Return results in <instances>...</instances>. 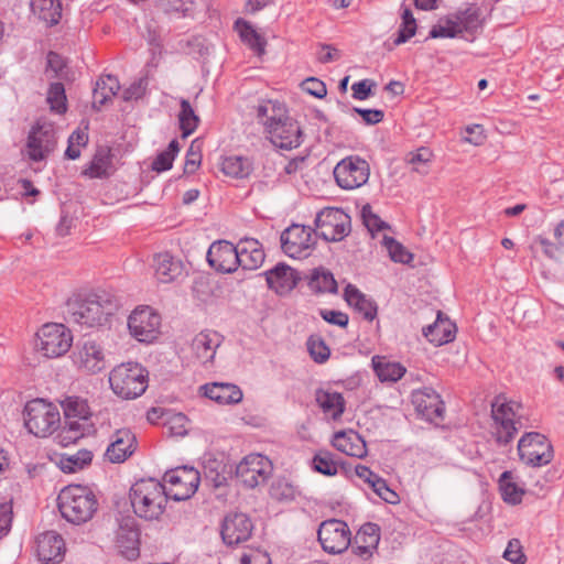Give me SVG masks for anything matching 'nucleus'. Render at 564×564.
Masks as SVG:
<instances>
[{
	"label": "nucleus",
	"instance_id": "6ab92c4d",
	"mask_svg": "<svg viewBox=\"0 0 564 564\" xmlns=\"http://www.w3.org/2000/svg\"><path fill=\"white\" fill-rule=\"evenodd\" d=\"M74 365L88 373H97L106 368V358L102 347L93 339L77 344L73 351Z\"/></svg>",
	"mask_w": 564,
	"mask_h": 564
},
{
	"label": "nucleus",
	"instance_id": "c03bdc74",
	"mask_svg": "<svg viewBox=\"0 0 564 564\" xmlns=\"http://www.w3.org/2000/svg\"><path fill=\"white\" fill-rule=\"evenodd\" d=\"M180 106H181V110L178 113L180 129L182 131V137L187 138L197 129L198 123H199V117L195 113V111L188 100L181 99Z\"/></svg>",
	"mask_w": 564,
	"mask_h": 564
},
{
	"label": "nucleus",
	"instance_id": "1a4fd4ad",
	"mask_svg": "<svg viewBox=\"0 0 564 564\" xmlns=\"http://www.w3.org/2000/svg\"><path fill=\"white\" fill-rule=\"evenodd\" d=\"M317 234L325 241H341L351 231V219L341 208L326 207L315 218Z\"/></svg>",
	"mask_w": 564,
	"mask_h": 564
},
{
	"label": "nucleus",
	"instance_id": "864d4df0",
	"mask_svg": "<svg viewBox=\"0 0 564 564\" xmlns=\"http://www.w3.org/2000/svg\"><path fill=\"white\" fill-rule=\"evenodd\" d=\"M306 345L310 356L314 361L323 364L329 358L330 349L319 336H310Z\"/></svg>",
	"mask_w": 564,
	"mask_h": 564
},
{
	"label": "nucleus",
	"instance_id": "473e14b6",
	"mask_svg": "<svg viewBox=\"0 0 564 564\" xmlns=\"http://www.w3.org/2000/svg\"><path fill=\"white\" fill-rule=\"evenodd\" d=\"M345 301L352 306L362 317L372 322L377 316V304L371 299L361 293L355 285L347 284L344 291Z\"/></svg>",
	"mask_w": 564,
	"mask_h": 564
},
{
	"label": "nucleus",
	"instance_id": "f03ea898",
	"mask_svg": "<svg viewBox=\"0 0 564 564\" xmlns=\"http://www.w3.org/2000/svg\"><path fill=\"white\" fill-rule=\"evenodd\" d=\"M257 118L270 141L280 149L291 150L302 143V130L279 101L263 100L257 106Z\"/></svg>",
	"mask_w": 564,
	"mask_h": 564
},
{
	"label": "nucleus",
	"instance_id": "cd10ccee",
	"mask_svg": "<svg viewBox=\"0 0 564 564\" xmlns=\"http://www.w3.org/2000/svg\"><path fill=\"white\" fill-rule=\"evenodd\" d=\"M423 335L435 346H442L455 339L456 325L438 311L436 321L423 328Z\"/></svg>",
	"mask_w": 564,
	"mask_h": 564
},
{
	"label": "nucleus",
	"instance_id": "dca6fc26",
	"mask_svg": "<svg viewBox=\"0 0 564 564\" xmlns=\"http://www.w3.org/2000/svg\"><path fill=\"white\" fill-rule=\"evenodd\" d=\"M161 317L149 306L135 308L128 319L130 334L141 343H151L159 335Z\"/></svg>",
	"mask_w": 564,
	"mask_h": 564
},
{
	"label": "nucleus",
	"instance_id": "a18cd8bd",
	"mask_svg": "<svg viewBox=\"0 0 564 564\" xmlns=\"http://www.w3.org/2000/svg\"><path fill=\"white\" fill-rule=\"evenodd\" d=\"M111 167V159L108 153L105 151H98L89 166L84 170L83 174L90 178H101L109 175V170Z\"/></svg>",
	"mask_w": 564,
	"mask_h": 564
},
{
	"label": "nucleus",
	"instance_id": "4d7b16f0",
	"mask_svg": "<svg viewBox=\"0 0 564 564\" xmlns=\"http://www.w3.org/2000/svg\"><path fill=\"white\" fill-rule=\"evenodd\" d=\"M383 243L387 247L391 259L394 262L409 263L413 256L400 242L391 237H384Z\"/></svg>",
	"mask_w": 564,
	"mask_h": 564
},
{
	"label": "nucleus",
	"instance_id": "680f3d73",
	"mask_svg": "<svg viewBox=\"0 0 564 564\" xmlns=\"http://www.w3.org/2000/svg\"><path fill=\"white\" fill-rule=\"evenodd\" d=\"M372 490L386 502L388 503H398L400 501V498L398 494L390 489L387 481L383 478L376 479V481L372 484Z\"/></svg>",
	"mask_w": 564,
	"mask_h": 564
},
{
	"label": "nucleus",
	"instance_id": "0e129e2a",
	"mask_svg": "<svg viewBox=\"0 0 564 564\" xmlns=\"http://www.w3.org/2000/svg\"><path fill=\"white\" fill-rule=\"evenodd\" d=\"M319 315L329 324H334L339 327H346L348 325V315L340 311L321 310Z\"/></svg>",
	"mask_w": 564,
	"mask_h": 564
},
{
	"label": "nucleus",
	"instance_id": "9b49d317",
	"mask_svg": "<svg viewBox=\"0 0 564 564\" xmlns=\"http://www.w3.org/2000/svg\"><path fill=\"white\" fill-rule=\"evenodd\" d=\"M56 144L55 126L45 120H37L28 135V156L31 161L41 162L55 150Z\"/></svg>",
	"mask_w": 564,
	"mask_h": 564
},
{
	"label": "nucleus",
	"instance_id": "7c9ffc66",
	"mask_svg": "<svg viewBox=\"0 0 564 564\" xmlns=\"http://www.w3.org/2000/svg\"><path fill=\"white\" fill-rule=\"evenodd\" d=\"M265 254L261 243L253 238H245L238 242L239 267L245 270H256L264 261Z\"/></svg>",
	"mask_w": 564,
	"mask_h": 564
},
{
	"label": "nucleus",
	"instance_id": "e433bc0d",
	"mask_svg": "<svg viewBox=\"0 0 564 564\" xmlns=\"http://www.w3.org/2000/svg\"><path fill=\"white\" fill-rule=\"evenodd\" d=\"M371 362L373 370L381 382H397L406 371L401 364L389 361L386 357L375 356L372 357Z\"/></svg>",
	"mask_w": 564,
	"mask_h": 564
},
{
	"label": "nucleus",
	"instance_id": "a878e982",
	"mask_svg": "<svg viewBox=\"0 0 564 564\" xmlns=\"http://www.w3.org/2000/svg\"><path fill=\"white\" fill-rule=\"evenodd\" d=\"M380 541V527L372 522L361 525L355 536L354 552L367 560L372 556Z\"/></svg>",
	"mask_w": 564,
	"mask_h": 564
},
{
	"label": "nucleus",
	"instance_id": "49530a36",
	"mask_svg": "<svg viewBox=\"0 0 564 564\" xmlns=\"http://www.w3.org/2000/svg\"><path fill=\"white\" fill-rule=\"evenodd\" d=\"M91 459V452L83 449L72 456H62L58 466L64 473L70 474L83 469L86 465L90 464Z\"/></svg>",
	"mask_w": 564,
	"mask_h": 564
},
{
	"label": "nucleus",
	"instance_id": "13d9d810",
	"mask_svg": "<svg viewBox=\"0 0 564 564\" xmlns=\"http://www.w3.org/2000/svg\"><path fill=\"white\" fill-rule=\"evenodd\" d=\"M270 495L279 501L293 500L296 496V489L286 479H278L272 484Z\"/></svg>",
	"mask_w": 564,
	"mask_h": 564
},
{
	"label": "nucleus",
	"instance_id": "3c124183",
	"mask_svg": "<svg viewBox=\"0 0 564 564\" xmlns=\"http://www.w3.org/2000/svg\"><path fill=\"white\" fill-rule=\"evenodd\" d=\"M313 468L326 476H334L338 471L334 455L328 451H319L314 455Z\"/></svg>",
	"mask_w": 564,
	"mask_h": 564
},
{
	"label": "nucleus",
	"instance_id": "f8f14e48",
	"mask_svg": "<svg viewBox=\"0 0 564 564\" xmlns=\"http://www.w3.org/2000/svg\"><path fill=\"white\" fill-rule=\"evenodd\" d=\"M280 241L283 252L294 259L307 258L316 243L314 230L299 224H293L283 230Z\"/></svg>",
	"mask_w": 564,
	"mask_h": 564
},
{
	"label": "nucleus",
	"instance_id": "aec40b11",
	"mask_svg": "<svg viewBox=\"0 0 564 564\" xmlns=\"http://www.w3.org/2000/svg\"><path fill=\"white\" fill-rule=\"evenodd\" d=\"M207 260L216 271L231 273L239 267L238 245L234 246L229 241L214 242L208 249Z\"/></svg>",
	"mask_w": 564,
	"mask_h": 564
},
{
	"label": "nucleus",
	"instance_id": "ddd939ff",
	"mask_svg": "<svg viewBox=\"0 0 564 564\" xmlns=\"http://www.w3.org/2000/svg\"><path fill=\"white\" fill-rule=\"evenodd\" d=\"M370 175L366 160L358 155H349L339 161L334 169V177L339 187L355 189L365 185Z\"/></svg>",
	"mask_w": 564,
	"mask_h": 564
},
{
	"label": "nucleus",
	"instance_id": "b1692460",
	"mask_svg": "<svg viewBox=\"0 0 564 564\" xmlns=\"http://www.w3.org/2000/svg\"><path fill=\"white\" fill-rule=\"evenodd\" d=\"M264 275L268 286L280 295L290 293L300 280L296 271L285 263H278Z\"/></svg>",
	"mask_w": 564,
	"mask_h": 564
},
{
	"label": "nucleus",
	"instance_id": "4be33fe9",
	"mask_svg": "<svg viewBox=\"0 0 564 564\" xmlns=\"http://www.w3.org/2000/svg\"><path fill=\"white\" fill-rule=\"evenodd\" d=\"M140 532L132 518L123 519L116 532V546L120 554L128 560H134L140 554Z\"/></svg>",
	"mask_w": 564,
	"mask_h": 564
},
{
	"label": "nucleus",
	"instance_id": "338daca9",
	"mask_svg": "<svg viewBox=\"0 0 564 564\" xmlns=\"http://www.w3.org/2000/svg\"><path fill=\"white\" fill-rule=\"evenodd\" d=\"M147 83L144 79H139L132 83L127 89H124L122 98L126 101L137 100L144 95Z\"/></svg>",
	"mask_w": 564,
	"mask_h": 564
},
{
	"label": "nucleus",
	"instance_id": "4468645a",
	"mask_svg": "<svg viewBox=\"0 0 564 564\" xmlns=\"http://www.w3.org/2000/svg\"><path fill=\"white\" fill-rule=\"evenodd\" d=\"M323 550L329 554H340L351 542V533L346 522L329 519L321 523L317 531Z\"/></svg>",
	"mask_w": 564,
	"mask_h": 564
},
{
	"label": "nucleus",
	"instance_id": "9d476101",
	"mask_svg": "<svg viewBox=\"0 0 564 564\" xmlns=\"http://www.w3.org/2000/svg\"><path fill=\"white\" fill-rule=\"evenodd\" d=\"M518 454L522 463L533 467L550 464L554 456L551 442L538 432L527 433L520 438Z\"/></svg>",
	"mask_w": 564,
	"mask_h": 564
},
{
	"label": "nucleus",
	"instance_id": "8fccbe9b",
	"mask_svg": "<svg viewBox=\"0 0 564 564\" xmlns=\"http://www.w3.org/2000/svg\"><path fill=\"white\" fill-rule=\"evenodd\" d=\"M180 151L177 140H172L166 150L162 151L153 160L151 167L155 172H164L172 169L173 161Z\"/></svg>",
	"mask_w": 564,
	"mask_h": 564
},
{
	"label": "nucleus",
	"instance_id": "bb28decb",
	"mask_svg": "<svg viewBox=\"0 0 564 564\" xmlns=\"http://www.w3.org/2000/svg\"><path fill=\"white\" fill-rule=\"evenodd\" d=\"M200 389L206 398L219 405L238 404L243 397L241 389L232 383L213 382L200 387Z\"/></svg>",
	"mask_w": 564,
	"mask_h": 564
},
{
	"label": "nucleus",
	"instance_id": "bf43d9fd",
	"mask_svg": "<svg viewBox=\"0 0 564 564\" xmlns=\"http://www.w3.org/2000/svg\"><path fill=\"white\" fill-rule=\"evenodd\" d=\"M361 217L365 226L370 231H381L384 228H388V225L380 219L378 215H376L370 205H366L361 209Z\"/></svg>",
	"mask_w": 564,
	"mask_h": 564
},
{
	"label": "nucleus",
	"instance_id": "39448f33",
	"mask_svg": "<svg viewBox=\"0 0 564 564\" xmlns=\"http://www.w3.org/2000/svg\"><path fill=\"white\" fill-rule=\"evenodd\" d=\"M148 371L138 362H126L115 367L109 375L112 391L122 399L140 397L148 388Z\"/></svg>",
	"mask_w": 564,
	"mask_h": 564
},
{
	"label": "nucleus",
	"instance_id": "6e6552de",
	"mask_svg": "<svg viewBox=\"0 0 564 564\" xmlns=\"http://www.w3.org/2000/svg\"><path fill=\"white\" fill-rule=\"evenodd\" d=\"M36 349L47 358L66 354L72 347L73 336L63 324L50 323L42 326L36 334Z\"/></svg>",
	"mask_w": 564,
	"mask_h": 564
},
{
	"label": "nucleus",
	"instance_id": "7ed1b4c3",
	"mask_svg": "<svg viewBox=\"0 0 564 564\" xmlns=\"http://www.w3.org/2000/svg\"><path fill=\"white\" fill-rule=\"evenodd\" d=\"M129 497L138 517L145 520H155L164 512L169 494L163 484L149 478L133 484Z\"/></svg>",
	"mask_w": 564,
	"mask_h": 564
},
{
	"label": "nucleus",
	"instance_id": "69168bd1",
	"mask_svg": "<svg viewBox=\"0 0 564 564\" xmlns=\"http://www.w3.org/2000/svg\"><path fill=\"white\" fill-rule=\"evenodd\" d=\"M455 19L457 22H462L463 25H466V28H464V31H469L478 25L479 14L477 10L467 9L463 12H459V14H457Z\"/></svg>",
	"mask_w": 564,
	"mask_h": 564
},
{
	"label": "nucleus",
	"instance_id": "09e8293b",
	"mask_svg": "<svg viewBox=\"0 0 564 564\" xmlns=\"http://www.w3.org/2000/svg\"><path fill=\"white\" fill-rule=\"evenodd\" d=\"M401 20L402 22L398 31V36L394 40L395 45H400L408 42L416 33V20L409 8H403Z\"/></svg>",
	"mask_w": 564,
	"mask_h": 564
},
{
	"label": "nucleus",
	"instance_id": "423d86ee",
	"mask_svg": "<svg viewBox=\"0 0 564 564\" xmlns=\"http://www.w3.org/2000/svg\"><path fill=\"white\" fill-rule=\"evenodd\" d=\"M61 422L58 409L43 399L29 401L24 408V424L37 437L51 435Z\"/></svg>",
	"mask_w": 564,
	"mask_h": 564
},
{
	"label": "nucleus",
	"instance_id": "052dcab7",
	"mask_svg": "<svg viewBox=\"0 0 564 564\" xmlns=\"http://www.w3.org/2000/svg\"><path fill=\"white\" fill-rule=\"evenodd\" d=\"M503 557L513 564H524L527 557L522 551V545L518 539L509 541L507 549L503 552Z\"/></svg>",
	"mask_w": 564,
	"mask_h": 564
},
{
	"label": "nucleus",
	"instance_id": "2eb2a0df",
	"mask_svg": "<svg viewBox=\"0 0 564 564\" xmlns=\"http://www.w3.org/2000/svg\"><path fill=\"white\" fill-rule=\"evenodd\" d=\"M164 481L171 486L170 496L176 500H186L191 498L197 490L200 475L194 467H178L166 471Z\"/></svg>",
	"mask_w": 564,
	"mask_h": 564
},
{
	"label": "nucleus",
	"instance_id": "c85d7f7f",
	"mask_svg": "<svg viewBox=\"0 0 564 564\" xmlns=\"http://www.w3.org/2000/svg\"><path fill=\"white\" fill-rule=\"evenodd\" d=\"M223 337L214 330H204L192 340V350L202 364L213 361L216 349L220 346Z\"/></svg>",
	"mask_w": 564,
	"mask_h": 564
},
{
	"label": "nucleus",
	"instance_id": "2f4dec72",
	"mask_svg": "<svg viewBox=\"0 0 564 564\" xmlns=\"http://www.w3.org/2000/svg\"><path fill=\"white\" fill-rule=\"evenodd\" d=\"M155 278L161 283H171L182 274V262L169 252L158 253L153 260Z\"/></svg>",
	"mask_w": 564,
	"mask_h": 564
},
{
	"label": "nucleus",
	"instance_id": "f257e3e1",
	"mask_svg": "<svg viewBox=\"0 0 564 564\" xmlns=\"http://www.w3.org/2000/svg\"><path fill=\"white\" fill-rule=\"evenodd\" d=\"M119 307V299L105 290L75 294L66 303L67 321L86 327L104 326Z\"/></svg>",
	"mask_w": 564,
	"mask_h": 564
},
{
	"label": "nucleus",
	"instance_id": "a19ab883",
	"mask_svg": "<svg viewBox=\"0 0 564 564\" xmlns=\"http://www.w3.org/2000/svg\"><path fill=\"white\" fill-rule=\"evenodd\" d=\"M221 171L230 177L245 178L252 172V164L247 158L230 155L223 160Z\"/></svg>",
	"mask_w": 564,
	"mask_h": 564
},
{
	"label": "nucleus",
	"instance_id": "412c9836",
	"mask_svg": "<svg viewBox=\"0 0 564 564\" xmlns=\"http://www.w3.org/2000/svg\"><path fill=\"white\" fill-rule=\"evenodd\" d=\"M412 403L416 412L426 421L443 419L444 403L440 394L432 388H423L412 393Z\"/></svg>",
	"mask_w": 564,
	"mask_h": 564
},
{
	"label": "nucleus",
	"instance_id": "20e7f679",
	"mask_svg": "<svg viewBox=\"0 0 564 564\" xmlns=\"http://www.w3.org/2000/svg\"><path fill=\"white\" fill-rule=\"evenodd\" d=\"M57 506L64 519L70 523L80 524L93 518L98 501L88 488L70 485L61 490Z\"/></svg>",
	"mask_w": 564,
	"mask_h": 564
},
{
	"label": "nucleus",
	"instance_id": "e2e57ef3",
	"mask_svg": "<svg viewBox=\"0 0 564 564\" xmlns=\"http://www.w3.org/2000/svg\"><path fill=\"white\" fill-rule=\"evenodd\" d=\"M302 86L306 93L316 98H323L327 94L326 85L315 77L305 79Z\"/></svg>",
	"mask_w": 564,
	"mask_h": 564
},
{
	"label": "nucleus",
	"instance_id": "ea45409f",
	"mask_svg": "<svg viewBox=\"0 0 564 564\" xmlns=\"http://www.w3.org/2000/svg\"><path fill=\"white\" fill-rule=\"evenodd\" d=\"M316 402L322 408V410L326 414H329L334 420L340 417L344 413L345 400L338 392L317 390Z\"/></svg>",
	"mask_w": 564,
	"mask_h": 564
},
{
	"label": "nucleus",
	"instance_id": "774afa93",
	"mask_svg": "<svg viewBox=\"0 0 564 564\" xmlns=\"http://www.w3.org/2000/svg\"><path fill=\"white\" fill-rule=\"evenodd\" d=\"M241 564H271L268 553L261 551H252L243 553L240 558Z\"/></svg>",
	"mask_w": 564,
	"mask_h": 564
},
{
	"label": "nucleus",
	"instance_id": "a211bd4d",
	"mask_svg": "<svg viewBox=\"0 0 564 564\" xmlns=\"http://www.w3.org/2000/svg\"><path fill=\"white\" fill-rule=\"evenodd\" d=\"M252 531L251 519L242 512L228 513L220 525L221 539L228 546H236L248 541Z\"/></svg>",
	"mask_w": 564,
	"mask_h": 564
},
{
	"label": "nucleus",
	"instance_id": "f3484780",
	"mask_svg": "<svg viewBox=\"0 0 564 564\" xmlns=\"http://www.w3.org/2000/svg\"><path fill=\"white\" fill-rule=\"evenodd\" d=\"M271 473V462L261 454L246 456L236 467L237 478L247 487L264 482Z\"/></svg>",
	"mask_w": 564,
	"mask_h": 564
},
{
	"label": "nucleus",
	"instance_id": "37998d69",
	"mask_svg": "<svg viewBox=\"0 0 564 564\" xmlns=\"http://www.w3.org/2000/svg\"><path fill=\"white\" fill-rule=\"evenodd\" d=\"M310 289L315 293H336L337 282L330 271L315 269L308 281Z\"/></svg>",
	"mask_w": 564,
	"mask_h": 564
},
{
	"label": "nucleus",
	"instance_id": "5fc2aeb1",
	"mask_svg": "<svg viewBox=\"0 0 564 564\" xmlns=\"http://www.w3.org/2000/svg\"><path fill=\"white\" fill-rule=\"evenodd\" d=\"M464 28H466V25H463L462 22H457L456 19H447L444 25H434L431 29L430 37H455L464 32Z\"/></svg>",
	"mask_w": 564,
	"mask_h": 564
},
{
	"label": "nucleus",
	"instance_id": "c756f323",
	"mask_svg": "<svg viewBox=\"0 0 564 564\" xmlns=\"http://www.w3.org/2000/svg\"><path fill=\"white\" fill-rule=\"evenodd\" d=\"M332 444L337 451L351 457L364 458L367 455L365 440L352 430L335 433Z\"/></svg>",
	"mask_w": 564,
	"mask_h": 564
},
{
	"label": "nucleus",
	"instance_id": "72a5a7b5",
	"mask_svg": "<svg viewBox=\"0 0 564 564\" xmlns=\"http://www.w3.org/2000/svg\"><path fill=\"white\" fill-rule=\"evenodd\" d=\"M94 432L95 426L93 422L83 421L80 423H76L75 421H64V425L56 438L58 444L62 446H68Z\"/></svg>",
	"mask_w": 564,
	"mask_h": 564
},
{
	"label": "nucleus",
	"instance_id": "603ef678",
	"mask_svg": "<svg viewBox=\"0 0 564 564\" xmlns=\"http://www.w3.org/2000/svg\"><path fill=\"white\" fill-rule=\"evenodd\" d=\"M432 160V152L427 148H420L409 154L408 163L412 170L421 175H426L430 171L429 164Z\"/></svg>",
	"mask_w": 564,
	"mask_h": 564
},
{
	"label": "nucleus",
	"instance_id": "4c0bfd02",
	"mask_svg": "<svg viewBox=\"0 0 564 564\" xmlns=\"http://www.w3.org/2000/svg\"><path fill=\"white\" fill-rule=\"evenodd\" d=\"M64 421L91 422V412L86 400L79 397H67L62 402Z\"/></svg>",
	"mask_w": 564,
	"mask_h": 564
},
{
	"label": "nucleus",
	"instance_id": "58836bf2",
	"mask_svg": "<svg viewBox=\"0 0 564 564\" xmlns=\"http://www.w3.org/2000/svg\"><path fill=\"white\" fill-rule=\"evenodd\" d=\"M120 89V84L117 77L112 75H106L100 77L94 88V107L98 109L106 105Z\"/></svg>",
	"mask_w": 564,
	"mask_h": 564
},
{
	"label": "nucleus",
	"instance_id": "c9c22d12",
	"mask_svg": "<svg viewBox=\"0 0 564 564\" xmlns=\"http://www.w3.org/2000/svg\"><path fill=\"white\" fill-rule=\"evenodd\" d=\"M235 28L241 41L258 56H262L265 53L267 40L249 22L238 19L235 22Z\"/></svg>",
	"mask_w": 564,
	"mask_h": 564
},
{
	"label": "nucleus",
	"instance_id": "5701e85b",
	"mask_svg": "<svg viewBox=\"0 0 564 564\" xmlns=\"http://www.w3.org/2000/svg\"><path fill=\"white\" fill-rule=\"evenodd\" d=\"M36 553L39 560L46 564L61 562L65 553L62 535L54 531L42 533L36 540Z\"/></svg>",
	"mask_w": 564,
	"mask_h": 564
},
{
	"label": "nucleus",
	"instance_id": "79ce46f5",
	"mask_svg": "<svg viewBox=\"0 0 564 564\" xmlns=\"http://www.w3.org/2000/svg\"><path fill=\"white\" fill-rule=\"evenodd\" d=\"M499 488L502 499L510 505H518L522 501L524 490L519 487L513 480V474L506 470L499 478Z\"/></svg>",
	"mask_w": 564,
	"mask_h": 564
},
{
	"label": "nucleus",
	"instance_id": "393cba45",
	"mask_svg": "<svg viewBox=\"0 0 564 564\" xmlns=\"http://www.w3.org/2000/svg\"><path fill=\"white\" fill-rule=\"evenodd\" d=\"M135 436L128 429L113 433L106 456L111 463H122L134 452Z\"/></svg>",
	"mask_w": 564,
	"mask_h": 564
},
{
	"label": "nucleus",
	"instance_id": "de8ad7c7",
	"mask_svg": "<svg viewBox=\"0 0 564 564\" xmlns=\"http://www.w3.org/2000/svg\"><path fill=\"white\" fill-rule=\"evenodd\" d=\"M46 101L52 111L65 113L67 110L65 88L62 83H52L47 90Z\"/></svg>",
	"mask_w": 564,
	"mask_h": 564
},
{
	"label": "nucleus",
	"instance_id": "6e6d98bb",
	"mask_svg": "<svg viewBox=\"0 0 564 564\" xmlns=\"http://www.w3.org/2000/svg\"><path fill=\"white\" fill-rule=\"evenodd\" d=\"M204 475L215 487H220L226 481L225 465L217 459H207L204 464Z\"/></svg>",
	"mask_w": 564,
	"mask_h": 564
},
{
	"label": "nucleus",
	"instance_id": "0eeeda50",
	"mask_svg": "<svg viewBox=\"0 0 564 564\" xmlns=\"http://www.w3.org/2000/svg\"><path fill=\"white\" fill-rule=\"evenodd\" d=\"M521 405L517 402H500L497 398L491 404V416L495 422L494 436L499 445L509 444L522 427Z\"/></svg>",
	"mask_w": 564,
	"mask_h": 564
},
{
	"label": "nucleus",
	"instance_id": "f704fd0d",
	"mask_svg": "<svg viewBox=\"0 0 564 564\" xmlns=\"http://www.w3.org/2000/svg\"><path fill=\"white\" fill-rule=\"evenodd\" d=\"M31 10L47 26L56 25L62 18L59 0H31Z\"/></svg>",
	"mask_w": 564,
	"mask_h": 564
}]
</instances>
